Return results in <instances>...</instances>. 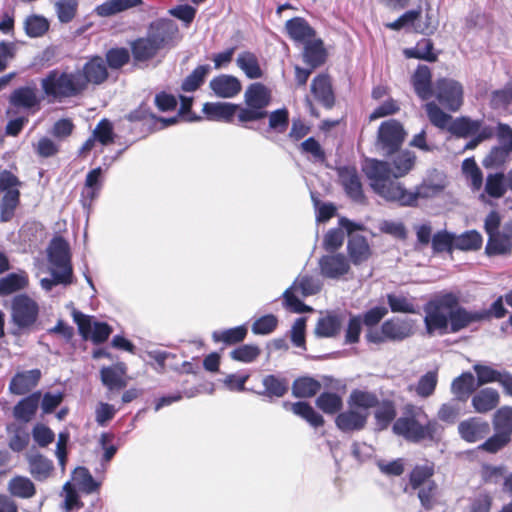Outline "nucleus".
I'll list each match as a JSON object with an SVG mask.
<instances>
[{
	"label": "nucleus",
	"mask_w": 512,
	"mask_h": 512,
	"mask_svg": "<svg viewBox=\"0 0 512 512\" xmlns=\"http://www.w3.org/2000/svg\"><path fill=\"white\" fill-rule=\"evenodd\" d=\"M415 160L413 152L404 150L394 155L391 163L376 159L368 160L364 171L370 180L371 188L379 196L402 206H411L419 197H428L435 192V187L428 185H422L416 192H411L391 179L405 176L413 168Z\"/></svg>",
	"instance_id": "f257e3e1"
},
{
	"label": "nucleus",
	"mask_w": 512,
	"mask_h": 512,
	"mask_svg": "<svg viewBox=\"0 0 512 512\" xmlns=\"http://www.w3.org/2000/svg\"><path fill=\"white\" fill-rule=\"evenodd\" d=\"M437 429L438 423L435 420H429L422 408L410 404L404 407L402 416L392 426L394 434L413 443L433 440Z\"/></svg>",
	"instance_id": "f03ea898"
},
{
	"label": "nucleus",
	"mask_w": 512,
	"mask_h": 512,
	"mask_svg": "<svg viewBox=\"0 0 512 512\" xmlns=\"http://www.w3.org/2000/svg\"><path fill=\"white\" fill-rule=\"evenodd\" d=\"M40 85L49 102H61L84 93V84L79 69L55 68L41 79Z\"/></svg>",
	"instance_id": "7ed1b4c3"
},
{
	"label": "nucleus",
	"mask_w": 512,
	"mask_h": 512,
	"mask_svg": "<svg viewBox=\"0 0 512 512\" xmlns=\"http://www.w3.org/2000/svg\"><path fill=\"white\" fill-rule=\"evenodd\" d=\"M321 281L313 276L299 275L292 285L282 293L283 306L293 313L312 312L313 308L299 299L298 295L308 297L320 292Z\"/></svg>",
	"instance_id": "20e7f679"
},
{
	"label": "nucleus",
	"mask_w": 512,
	"mask_h": 512,
	"mask_svg": "<svg viewBox=\"0 0 512 512\" xmlns=\"http://www.w3.org/2000/svg\"><path fill=\"white\" fill-rule=\"evenodd\" d=\"M453 304H457V297L448 293L425 305L424 323L429 335H433L435 332L444 335L448 332L449 312Z\"/></svg>",
	"instance_id": "39448f33"
},
{
	"label": "nucleus",
	"mask_w": 512,
	"mask_h": 512,
	"mask_svg": "<svg viewBox=\"0 0 512 512\" xmlns=\"http://www.w3.org/2000/svg\"><path fill=\"white\" fill-rule=\"evenodd\" d=\"M244 100L246 107L239 109V122L257 121L267 116L265 108L271 101V93L266 86L261 83L251 84L245 91Z\"/></svg>",
	"instance_id": "423d86ee"
},
{
	"label": "nucleus",
	"mask_w": 512,
	"mask_h": 512,
	"mask_svg": "<svg viewBox=\"0 0 512 512\" xmlns=\"http://www.w3.org/2000/svg\"><path fill=\"white\" fill-rule=\"evenodd\" d=\"M433 96L447 110L456 112L464 101L463 85L452 78H440L434 83Z\"/></svg>",
	"instance_id": "0eeeda50"
},
{
	"label": "nucleus",
	"mask_w": 512,
	"mask_h": 512,
	"mask_svg": "<svg viewBox=\"0 0 512 512\" xmlns=\"http://www.w3.org/2000/svg\"><path fill=\"white\" fill-rule=\"evenodd\" d=\"M39 305L27 294H18L11 301V319L20 329L33 326L38 318Z\"/></svg>",
	"instance_id": "6e6552de"
},
{
	"label": "nucleus",
	"mask_w": 512,
	"mask_h": 512,
	"mask_svg": "<svg viewBox=\"0 0 512 512\" xmlns=\"http://www.w3.org/2000/svg\"><path fill=\"white\" fill-rule=\"evenodd\" d=\"M147 36L161 50L171 49L180 40L178 25L171 19H157L147 30Z\"/></svg>",
	"instance_id": "1a4fd4ad"
},
{
	"label": "nucleus",
	"mask_w": 512,
	"mask_h": 512,
	"mask_svg": "<svg viewBox=\"0 0 512 512\" xmlns=\"http://www.w3.org/2000/svg\"><path fill=\"white\" fill-rule=\"evenodd\" d=\"M47 268L50 277H44L40 280V285L45 291H51L56 285H68L72 282L71 258H46Z\"/></svg>",
	"instance_id": "9d476101"
},
{
	"label": "nucleus",
	"mask_w": 512,
	"mask_h": 512,
	"mask_svg": "<svg viewBox=\"0 0 512 512\" xmlns=\"http://www.w3.org/2000/svg\"><path fill=\"white\" fill-rule=\"evenodd\" d=\"M72 316L80 335L84 339L90 338L95 344L105 342L112 333V328L107 323L92 321V317L80 311L74 310Z\"/></svg>",
	"instance_id": "9b49d317"
},
{
	"label": "nucleus",
	"mask_w": 512,
	"mask_h": 512,
	"mask_svg": "<svg viewBox=\"0 0 512 512\" xmlns=\"http://www.w3.org/2000/svg\"><path fill=\"white\" fill-rule=\"evenodd\" d=\"M405 131L395 119L384 121L378 129V142L381 149L388 155L394 154L405 139Z\"/></svg>",
	"instance_id": "f8f14e48"
},
{
	"label": "nucleus",
	"mask_w": 512,
	"mask_h": 512,
	"mask_svg": "<svg viewBox=\"0 0 512 512\" xmlns=\"http://www.w3.org/2000/svg\"><path fill=\"white\" fill-rule=\"evenodd\" d=\"M339 182L347 196L354 202L364 204L365 195L362 190L360 177L355 167L342 166L337 169Z\"/></svg>",
	"instance_id": "ddd939ff"
},
{
	"label": "nucleus",
	"mask_w": 512,
	"mask_h": 512,
	"mask_svg": "<svg viewBox=\"0 0 512 512\" xmlns=\"http://www.w3.org/2000/svg\"><path fill=\"white\" fill-rule=\"evenodd\" d=\"M485 316L479 310H467L458 303L453 304L449 312L450 332L457 333L473 323L484 321Z\"/></svg>",
	"instance_id": "4468645a"
},
{
	"label": "nucleus",
	"mask_w": 512,
	"mask_h": 512,
	"mask_svg": "<svg viewBox=\"0 0 512 512\" xmlns=\"http://www.w3.org/2000/svg\"><path fill=\"white\" fill-rule=\"evenodd\" d=\"M489 423L479 417H472L458 425V432L463 440L469 443L485 439L490 434Z\"/></svg>",
	"instance_id": "2eb2a0df"
},
{
	"label": "nucleus",
	"mask_w": 512,
	"mask_h": 512,
	"mask_svg": "<svg viewBox=\"0 0 512 512\" xmlns=\"http://www.w3.org/2000/svg\"><path fill=\"white\" fill-rule=\"evenodd\" d=\"M9 103L16 108L37 111L40 108L41 97L38 95L36 85L32 83L15 89L10 94Z\"/></svg>",
	"instance_id": "dca6fc26"
},
{
	"label": "nucleus",
	"mask_w": 512,
	"mask_h": 512,
	"mask_svg": "<svg viewBox=\"0 0 512 512\" xmlns=\"http://www.w3.org/2000/svg\"><path fill=\"white\" fill-rule=\"evenodd\" d=\"M83 80L84 91L90 83L99 85L108 77V71L105 61L101 57H93L87 61L82 69H79Z\"/></svg>",
	"instance_id": "f3484780"
},
{
	"label": "nucleus",
	"mask_w": 512,
	"mask_h": 512,
	"mask_svg": "<svg viewBox=\"0 0 512 512\" xmlns=\"http://www.w3.org/2000/svg\"><path fill=\"white\" fill-rule=\"evenodd\" d=\"M382 332L390 341H403L413 334V320L394 317L382 324Z\"/></svg>",
	"instance_id": "a211bd4d"
},
{
	"label": "nucleus",
	"mask_w": 512,
	"mask_h": 512,
	"mask_svg": "<svg viewBox=\"0 0 512 512\" xmlns=\"http://www.w3.org/2000/svg\"><path fill=\"white\" fill-rule=\"evenodd\" d=\"M368 416L367 411L349 409L337 415L335 424L339 430L345 433L360 431L366 426Z\"/></svg>",
	"instance_id": "6ab92c4d"
},
{
	"label": "nucleus",
	"mask_w": 512,
	"mask_h": 512,
	"mask_svg": "<svg viewBox=\"0 0 512 512\" xmlns=\"http://www.w3.org/2000/svg\"><path fill=\"white\" fill-rule=\"evenodd\" d=\"M40 378L39 369L17 372L9 383V391L14 395H24L38 385Z\"/></svg>",
	"instance_id": "aec40b11"
},
{
	"label": "nucleus",
	"mask_w": 512,
	"mask_h": 512,
	"mask_svg": "<svg viewBox=\"0 0 512 512\" xmlns=\"http://www.w3.org/2000/svg\"><path fill=\"white\" fill-rule=\"evenodd\" d=\"M512 250V222L505 223L501 230L488 238L487 254H507Z\"/></svg>",
	"instance_id": "412c9836"
},
{
	"label": "nucleus",
	"mask_w": 512,
	"mask_h": 512,
	"mask_svg": "<svg viewBox=\"0 0 512 512\" xmlns=\"http://www.w3.org/2000/svg\"><path fill=\"white\" fill-rule=\"evenodd\" d=\"M345 320L344 313L327 312L316 323L315 334L321 338H332L339 334Z\"/></svg>",
	"instance_id": "4be33fe9"
},
{
	"label": "nucleus",
	"mask_w": 512,
	"mask_h": 512,
	"mask_svg": "<svg viewBox=\"0 0 512 512\" xmlns=\"http://www.w3.org/2000/svg\"><path fill=\"white\" fill-rule=\"evenodd\" d=\"M210 89L220 98H233L241 91V82L232 75L222 74L209 83Z\"/></svg>",
	"instance_id": "5701e85b"
},
{
	"label": "nucleus",
	"mask_w": 512,
	"mask_h": 512,
	"mask_svg": "<svg viewBox=\"0 0 512 512\" xmlns=\"http://www.w3.org/2000/svg\"><path fill=\"white\" fill-rule=\"evenodd\" d=\"M415 93L422 100H428L433 96L434 84L432 85L431 70L426 65H419L411 78Z\"/></svg>",
	"instance_id": "b1692460"
},
{
	"label": "nucleus",
	"mask_w": 512,
	"mask_h": 512,
	"mask_svg": "<svg viewBox=\"0 0 512 512\" xmlns=\"http://www.w3.org/2000/svg\"><path fill=\"white\" fill-rule=\"evenodd\" d=\"M41 392L36 391L21 399L13 408L14 417L22 422H29L37 412Z\"/></svg>",
	"instance_id": "393cba45"
},
{
	"label": "nucleus",
	"mask_w": 512,
	"mask_h": 512,
	"mask_svg": "<svg viewBox=\"0 0 512 512\" xmlns=\"http://www.w3.org/2000/svg\"><path fill=\"white\" fill-rule=\"evenodd\" d=\"M500 402V395L494 388H483L472 397L471 404L478 413H487L495 409Z\"/></svg>",
	"instance_id": "a878e982"
},
{
	"label": "nucleus",
	"mask_w": 512,
	"mask_h": 512,
	"mask_svg": "<svg viewBox=\"0 0 512 512\" xmlns=\"http://www.w3.org/2000/svg\"><path fill=\"white\" fill-rule=\"evenodd\" d=\"M285 28L289 37L295 42L301 44L312 40L315 36L314 29L301 17H295L288 20L285 24Z\"/></svg>",
	"instance_id": "bb28decb"
},
{
	"label": "nucleus",
	"mask_w": 512,
	"mask_h": 512,
	"mask_svg": "<svg viewBox=\"0 0 512 512\" xmlns=\"http://www.w3.org/2000/svg\"><path fill=\"white\" fill-rule=\"evenodd\" d=\"M311 92L324 107L331 108L334 105L335 98L327 75H318L313 79Z\"/></svg>",
	"instance_id": "cd10ccee"
},
{
	"label": "nucleus",
	"mask_w": 512,
	"mask_h": 512,
	"mask_svg": "<svg viewBox=\"0 0 512 512\" xmlns=\"http://www.w3.org/2000/svg\"><path fill=\"white\" fill-rule=\"evenodd\" d=\"M318 264L322 276L331 279L340 278L350 269L349 258H319Z\"/></svg>",
	"instance_id": "c85d7f7f"
},
{
	"label": "nucleus",
	"mask_w": 512,
	"mask_h": 512,
	"mask_svg": "<svg viewBox=\"0 0 512 512\" xmlns=\"http://www.w3.org/2000/svg\"><path fill=\"white\" fill-rule=\"evenodd\" d=\"M434 474V465L432 463H425L423 465H416L409 474V484L404 487L405 493L411 494V490H416L420 486L434 482L432 476Z\"/></svg>",
	"instance_id": "c756f323"
},
{
	"label": "nucleus",
	"mask_w": 512,
	"mask_h": 512,
	"mask_svg": "<svg viewBox=\"0 0 512 512\" xmlns=\"http://www.w3.org/2000/svg\"><path fill=\"white\" fill-rule=\"evenodd\" d=\"M240 107L231 103H205L203 112L211 120L231 122L236 111L239 112Z\"/></svg>",
	"instance_id": "7c9ffc66"
},
{
	"label": "nucleus",
	"mask_w": 512,
	"mask_h": 512,
	"mask_svg": "<svg viewBox=\"0 0 512 512\" xmlns=\"http://www.w3.org/2000/svg\"><path fill=\"white\" fill-rule=\"evenodd\" d=\"M28 275L25 271L13 272L0 278V296H7L27 288Z\"/></svg>",
	"instance_id": "2f4dec72"
},
{
	"label": "nucleus",
	"mask_w": 512,
	"mask_h": 512,
	"mask_svg": "<svg viewBox=\"0 0 512 512\" xmlns=\"http://www.w3.org/2000/svg\"><path fill=\"white\" fill-rule=\"evenodd\" d=\"M102 169L97 167L92 169L86 176L85 186L81 193V202L84 207H89L93 200L98 196L101 188Z\"/></svg>",
	"instance_id": "473e14b6"
},
{
	"label": "nucleus",
	"mask_w": 512,
	"mask_h": 512,
	"mask_svg": "<svg viewBox=\"0 0 512 512\" xmlns=\"http://www.w3.org/2000/svg\"><path fill=\"white\" fill-rule=\"evenodd\" d=\"M131 51L136 62H145L154 58L161 49L146 35L132 42Z\"/></svg>",
	"instance_id": "72a5a7b5"
},
{
	"label": "nucleus",
	"mask_w": 512,
	"mask_h": 512,
	"mask_svg": "<svg viewBox=\"0 0 512 512\" xmlns=\"http://www.w3.org/2000/svg\"><path fill=\"white\" fill-rule=\"evenodd\" d=\"M141 4L142 0H106L95 8V12L100 17H110Z\"/></svg>",
	"instance_id": "f704fd0d"
},
{
	"label": "nucleus",
	"mask_w": 512,
	"mask_h": 512,
	"mask_svg": "<svg viewBox=\"0 0 512 512\" xmlns=\"http://www.w3.org/2000/svg\"><path fill=\"white\" fill-rule=\"evenodd\" d=\"M262 385L264 387V391L261 394L270 398H281L289 389L288 379L274 374L264 376L262 379Z\"/></svg>",
	"instance_id": "c9c22d12"
},
{
	"label": "nucleus",
	"mask_w": 512,
	"mask_h": 512,
	"mask_svg": "<svg viewBox=\"0 0 512 512\" xmlns=\"http://www.w3.org/2000/svg\"><path fill=\"white\" fill-rule=\"evenodd\" d=\"M236 64L249 79H259L263 76L257 56L250 51L241 52Z\"/></svg>",
	"instance_id": "e433bc0d"
},
{
	"label": "nucleus",
	"mask_w": 512,
	"mask_h": 512,
	"mask_svg": "<svg viewBox=\"0 0 512 512\" xmlns=\"http://www.w3.org/2000/svg\"><path fill=\"white\" fill-rule=\"evenodd\" d=\"M474 376L470 372H464L456 377L451 384V391L459 401H466L474 392Z\"/></svg>",
	"instance_id": "4c0bfd02"
},
{
	"label": "nucleus",
	"mask_w": 512,
	"mask_h": 512,
	"mask_svg": "<svg viewBox=\"0 0 512 512\" xmlns=\"http://www.w3.org/2000/svg\"><path fill=\"white\" fill-rule=\"evenodd\" d=\"M455 249L462 252H476L483 245V237L477 230L455 234Z\"/></svg>",
	"instance_id": "58836bf2"
},
{
	"label": "nucleus",
	"mask_w": 512,
	"mask_h": 512,
	"mask_svg": "<svg viewBox=\"0 0 512 512\" xmlns=\"http://www.w3.org/2000/svg\"><path fill=\"white\" fill-rule=\"evenodd\" d=\"M481 128V120H472L468 117H460L452 121L448 131L457 136L466 138L476 134Z\"/></svg>",
	"instance_id": "ea45409f"
},
{
	"label": "nucleus",
	"mask_w": 512,
	"mask_h": 512,
	"mask_svg": "<svg viewBox=\"0 0 512 512\" xmlns=\"http://www.w3.org/2000/svg\"><path fill=\"white\" fill-rule=\"evenodd\" d=\"M320 389V382L308 376L297 378L292 384V394L297 398L313 397Z\"/></svg>",
	"instance_id": "a19ab883"
},
{
	"label": "nucleus",
	"mask_w": 512,
	"mask_h": 512,
	"mask_svg": "<svg viewBox=\"0 0 512 512\" xmlns=\"http://www.w3.org/2000/svg\"><path fill=\"white\" fill-rule=\"evenodd\" d=\"M493 428L496 433L511 440L512 436V407L504 406L496 411L493 417Z\"/></svg>",
	"instance_id": "79ce46f5"
},
{
	"label": "nucleus",
	"mask_w": 512,
	"mask_h": 512,
	"mask_svg": "<svg viewBox=\"0 0 512 512\" xmlns=\"http://www.w3.org/2000/svg\"><path fill=\"white\" fill-rule=\"evenodd\" d=\"M28 463L30 473L36 480L46 479L53 469L52 461L38 453L30 455Z\"/></svg>",
	"instance_id": "37998d69"
},
{
	"label": "nucleus",
	"mask_w": 512,
	"mask_h": 512,
	"mask_svg": "<svg viewBox=\"0 0 512 512\" xmlns=\"http://www.w3.org/2000/svg\"><path fill=\"white\" fill-rule=\"evenodd\" d=\"M8 491L11 495L22 499L31 498L36 492L34 483L24 476L13 477L8 482Z\"/></svg>",
	"instance_id": "c03bdc74"
},
{
	"label": "nucleus",
	"mask_w": 512,
	"mask_h": 512,
	"mask_svg": "<svg viewBox=\"0 0 512 512\" xmlns=\"http://www.w3.org/2000/svg\"><path fill=\"white\" fill-rule=\"evenodd\" d=\"M304 45V61L308 63L312 68L321 65L325 59V50L323 48V42L320 39H314L307 41Z\"/></svg>",
	"instance_id": "a18cd8bd"
},
{
	"label": "nucleus",
	"mask_w": 512,
	"mask_h": 512,
	"mask_svg": "<svg viewBox=\"0 0 512 512\" xmlns=\"http://www.w3.org/2000/svg\"><path fill=\"white\" fill-rule=\"evenodd\" d=\"M291 411L305 419L311 426L317 428L324 424V418L307 402L298 401L290 404Z\"/></svg>",
	"instance_id": "49530a36"
},
{
	"label": "nucleus",
	"mask_w": 512,
	"mask_h": 512,
	"mask_svg": "<svg viewBox=\"0 0 512 512\" xmlns=\"http://www.w3.org/2000/svg\"><path fill=\"white\" fill-rule=\"evenodd\" d=\"M247 327L240 325L237 327L214 331L212 333V339L214 342H222L226 345H233L243 341L247 335Z\"/></svg>",
	"instance_id": "de8ad7c7"
},
{
	"label": "nucleus",
	"mask_w": 512,
	"mask_h": 512,
	"mask_svg": "<svg viewBox=\"0 0 512 512\" xmlns=\"http://www.w3.org/2000/svg\"><path fill=\"white\" fill-rule=\"evenodd\" d=\"M386 298L393 313L415 314L417 312L413 298L396 293H389Z\"/></svg>",
	"instance_id": "09e8293b"
},
{
	"label": "nucleus",
	"mask_w": 512,
	"mask_h": 512,
	"mask_svg": "<svg viewBox=\"0 0 512 512\" xmlns=\"http://www.w3.org/2000/svg\"><path fill=\"white\" fill-rule=\"evenodd\" d=\"M374 417L376 419L378 429H386L396 417V408L394 403L389 400H384L381 403L378 402L374 412Z\"/></svg>",
	"instance_id": "8fccbe9b"
},
{
	"label": "nucleus",
	"mask_w": 512,
	"mask_h": 512,
	"mask_svg": "<svg viewBox=\"0 0 512 512\" xmlns=\"http://www.w3.org/2000/svg\"><path fill=\"white\" fill-rule=\"evenodd\" d=\"M210 72L209 65L197 66L182 82L181 90L183 92H194L204 83Z\"/></svg>",
	"instance_id": "3c124183"
},
{
	"label": "nucleus",
	"mask_w": 512,
	"mask_h": 512,
	"mask_svg": "<svg viewBox=\"0 0 512 512\" xmlns=\"http://www.w3.org/2000/svg\"><path fill=\"white\" fill-rule=\"evenodd\" d=\"M20 202V191L19 189H10L7 192H4V195L1 199L0 205V219L3 222H6L12 218L14 215V211L19 205Z\"/></svg>",
	"instance_id": "603ef678"
},
{
	"label": "nucleus",
	"mask_w": 512,
	"mask_h": 512,
	"mask_svg": "<svg viewBox=\"0 0 512 512\" xmlns=\"http://www.w3.org/2000/svg\"><path fill=\"white\" fill-rule=\"evenodd\" d=\"M123 374L124 371L119 373L113 367H103L100 370L101 382L110 392L119 391L126 387V381L122 377Z\"/></svg>",
	"instance_id": "864d4df0"
},
{
	"label": "nucleus",
	"mask_w": 512,
	"mask_h": 512,
	"mask_svg": "<svg viewBox=\"0 0 512 512\" xmlns=\"http://www.w3.org/2000/svg\"><path fill=\"white\" fill-rule=\"evenodd\" d=\"M455 233L446 230L436 232L431 240L435 253H452L455 250Z\"/></svg>",
	"instance_id": "5fc2aeb1"
},
{
	"label": "nucleus",
	"mask_w": 512,
	"mask_h": 512,
	"mask_svg": "<svg viewBox=\"0 0 512 512\" xmlns=\"http://www.w3.org/2000/svg\"><path fill=\"white\" fill-rule=\"evenodd\" d=\"M316 406L326 414H335L343 406L342 398L331 392H323L316 398Z\"/></svg>",
	"instance_id": "6e6d98bb"
},
{
	"label": "nucleus",
	"mask_w": 512,
	"mask_h": 512,
	"mask_svg": "<svg viewBox=\"0 0 512 512\" xmlns=\"http://www.w3.org/2000/svg\"><path fill=\"white\" fill-rule=\"evenodd\" d=\"M421 17V10H409L401 15L397 20L387 23L386 27L391 30H400L402 28H413L417 32H423V30L419 29L416 25V21Z\"/></svg>",
	"instance_id": "4d7b16f0"
},
{
	"label": "nucleus",
	"mask_w": 512,
	"mask_h": 512,
	"mask_svg": "<svg viewBox=\"0 0 512 512\" xmlns=\"http://www.w3.org/2000/svg\"><path fill=\"white\" fill-rule=\"evenodd\" d=\"M279 323L277 316L274 314H266L257 318L252 326L251 331L255 335H269L275 331Z\"/></svg>",
	"instance_id": "13d9d810"
},
{
	"label": "nucleus",
	"mask_w": 512,
	"mask_h": 512,
	"mask_svg": "<svg viewBox=\"0 0 512 512\" xmlns=\"http://www.w3.org/2000/svg\"><path fill=\"white\" fill-rule=\"evenodd\" d=\"M425 110L428 115L430 122L441 129L449 127L451 121V116L446 114L436 103L428 102L425 105Z\"/></svg>",
	"instance_id": "bf43d9fd"
},
{
	"label": "nucleus",
	"mask_w": 512,
	"mask_h": 512,
	"mask_svg": "<svg viewBox=\"0 0 512 512\" xmlns=\"http://www.w3.org/2000/svg\"><path fill=\"white\" fill-rule=\"evenodd\" d=\"M78 0H58L55 2V11L61 23H69L76 16Z\"/></svg>",
	"instance_id": "052dcab7"
},
{
	"label": "nucleus",
	"mask_w": 512,
	"mask_h": 512,
	"mask_svg": "<svg viewBox=\"0 0 512 512\" xmlns=\"http://www.w3.org/2000/svg\"><path fill=\"white\" fill-rule=\"evenodd\" d=\"M261 350L257 345L244 344L230 352L231 359L242 362L251 363L258 358Z\"/></svg>",
	"instance_id": "680f3d73"
},
{
	"label": "nucleus",
	"mask_w": 512,
	"mask_h": 512,
	"mask_svg": "<svg viewBox=\"0 0 512 512\" xmlns=\"http://www.w3.org/2000/svg\"><path fill=\"white\" fill-rule=\"evenodd\" d=\"M378 402L379 400L374 393L361 390L352 391L349 398V404L351 406L363 408L364 410L376 407Z\"/></svg>",
	"instance_id": "e2e57ef3"
},
{
	"label": "nucleus",
	"mask_w": 512,
	"mask_h": 512,
	"mask_svg": "<svg viewBox=\"0 0 512 512\" xmlns=\"http://www.w3.org/2000/svg\"><path fill=\"white\" fill-rule=\"evenodd\" d=\"M512 151L501 146H494L483 159L485 168H498L506 163Z\"/></svg>",
	"instance_id": "0e129e2a"
},
{
	"label": "nucleus",
	"mask_w": 512,
	"mask_h": 512,
	"mask_svg": "<svg viewBox=\"0 0 512 512\" xmlns=\"http://www.w3.org/2000/svg\"><path fill=\"white\" fill-rule=\"evenodd\" d=\"M49 29V22L43 16L32 15L25 21V31L30 37H40Z\"/></svg>",
	"instance_id": "69168bd1"
},
{
	"label": "nucleus",
	"mask_w": 512,
	"mask_h": 512,
	"mask_svg": "<svg viewBox=\"0 0 512 512\" xmlns=\"http://www.w3.org/2000/svg\"><path fill=\"white\" fill-rule=\"evenodd\" d=\"M406 55L411 58L435 61L436 55L433 53V43L429 39L419 41L416 47L406 51Z\"/></svg>",
	"instance_id": "338daca9"
},
{
	"label": "nucleus",
	"mask_w": 512,
	"mask_h": 512,
	"mask_svg": "<svg viewBox=\"0 0 512 512\" xmlns=\"http://www.w3.org/2000/svg\"><path fill=\"white\" fill-rule=\"evenodd\" d=\"M73 479L86 493L95 492L99 484L94 480L89 470L85 467H77L73 472Z\"/></svg>",
	"instance_id": "774afa93"
}]
</instances>
